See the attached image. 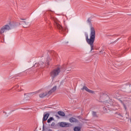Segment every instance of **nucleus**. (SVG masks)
I'll list each match as a JSON object with an SVG mask.
<instances>
[{
  "label": "nucleus",
  "instance_id": "1",
  "mask_svg": "<svg viewBox=\"0 0 131 131\" xmlns=\"http://www.w3.org/2000/svg\"><path fill=\"white\" fill-rule=\"evenodd\" d=\"M88 23L91 25L90 26V38H89V34L87 33H85V39L87 43L90 45L91 47V51L94 50V42H95V39H96V29L93 27L92 24V19L88 18L87 20Z\"/></svg>",
  "mask_w": 131,
  "mask_h": 131
},
{
  "label": "nucleus",
  "instance_id": "2",
  "mask_svg": "<svg viewBox=\"0 0 131 131\" xmlns=\"http://www.w3.org/2000/svg\"><path fill=\"white\" fill-rule=\"evenodd\" d=\"M50 18L51 20L54 21V25L56 27V28H57L58 30H59V32L60 33H63L65 34L66 32H67L68 31V30L67 28H65L64 29L63 28V27L61 26L59 23H58V20H57V18L53 15V14H50Z\"/></svg>",
  "mask_w": 131,
  "mask_h": 131
},
{
  "label": "nucleus",
  "instance_id": "3",
  "mask_svg": "<svg viewBox=\"0 0 131 131\" xmlns=\"http://www.w3.org/2000/svg\"><path fill=\"white\" fill-rule=\"evenodd\" d=\"M61 72V69L60 68H56L50 72V76L52 78V79L54 80L55 77H57L58 75L60 74Z\"/></svg>",
  "mask_w": 131,
  "mask_h": 131
},
{
  "label": "nucleus",
  "instance_id": "4",
  "mask_svg": "<svg viewBox=\"0 0 131 131\" xmlns=\"http://www.w3.org/2000/svg\"><path fill=\"white\" fill-rule=\"evenodd\" d=\"M12 28H13V26L11 24L4 26L0 30V34H3V33L6 32L8 30H10Z\"/></svg>",
  "mask_w": 131,
  "mask_h": 131
},
{
  "label": "nucleus",
  "instance_id": "5",
  "mask_svg": "<svg viewBox=\"0 0 131 131\" xmlns=\"http://www.w3.org/2000/svg\"><path fill=\"white\" fill-rule=\"evenodd\" d=\"M71 125L70 123H67L66 122H61L59 123V126L61 127H70Z\"/></svg>",
  "mask_w": 131,
  "mask_h": 131
},
{
  "label": "nucleus",
  "instance_id": "6",
  "mask_svg": "<svg viewBox=\"0 0 131 131\" xmlns=\"http://www.w3.org/2000/svg\"><path fill=\"white\" fill-rule=\"evenodd\" d=\"M81 90V91H83V90H84L86 92H88V93H90V94H95V91L90 90L86 86H83Z\"/></svg>",
  "mask_w": 131,
  "mask_h": 131
},
{
  "label": "nucleus",
  "instance_id": "7",
  "mask_svg": "<svg viewBox=\"0 0 131 131\" xmlns=\"http://www.w3.org/2000/svg\"><path fill=\"white\" fill-rule=\"evenodd\" d=\"M57 90V86H54L50 91L48 92V95H51Z\"/></svg>",
  "mask_w": 131,
  "mask_h": 131
},
{
  "label": "nucleus",
  "instance_id": "8",
  "mask_svg": "<svg viewBox=\"0 0 131 131\" xmlns=\"http://www.w3.org/2000/svg\"><path fill=\"white\" fill-rule=\"evenodd\" d=\"M50 116V114L47 113L43 115V117L42 119V121H46L48 120V118H49V117Z\"/></svg>",
  "mask_w": 131,
  "mask_h": 131
},
{
  "label": "nucleus",
  "instance_id": "9",
  "mask_svg": "<svg viewBox=\"0 0 131 131\" xmlns=\"http://www.w3.org/2000/svg\"><path fill=\"white\" fill-rule=\"evenodd\" d=\"M48 95H49V93H48L47 92H45L40 94L39 96L40 98H45V97Z\"/></svg>",
  "mask_w": 131,
  "mask_h": 131
},
{
  "label": "nucleus",
  "instance_id": "10",
  "mask_svg": "<svg viewBox=\"0 0 131 131\" xmlns=\"http://www.w3.org/2000/svg\"><path fill=\"white\" fill-rule=\"evenodd\" d=\"M23 25H24V27L25 28H27V27H29V23L26 21H21Z\"/></svg>",
  "mask_w": 131,
  "mask_h": 131
},
{
  "label": "nucleus",
  "instance_id": "11",
  "mask_svg": "<svg viewBox=\"0 0 131 131\" xmlns=\"http://www.w3.org/2000/svg\"><path fill=\"white\" fill-rule=\"evenodd\" d=\"M69 121L71 123H73L74 122H77L78 120H77V119H75V118L72 117L69 119Z\"/></svg>",
  "mask_w": 131,
  "mask_h": 131
},
{
  "label": "nucleus",
  "instance_id": "12",
  "mask_svg": "<svg viewBox=\"0 0 131 131\" xmlns=\"http://www.w3.org/2000/svg\"><path fill=\"white\" fill-rule=\"evenodd\" d=\"M51 58H50V56L47 57V63L45 64V66H49L50 65L49 62L51 61Z\"/></svg>",
  "mask_w": 131,
  "mask_h": 131
},
{
  "label": "nucleus",
  "instance_id": "13",
  "mask_svg": "<svg viewBox=\"0 0 131 131\" xmlns=\"http://www.w3.org/2000/svg\"><path fill=\"white\" fill-rule=\"evenodd\" d=\"M74 131H81V127L79 126H76L74 127Z\"/></svg>",
  "mask_w": 131,
  "mask_h": 131
},
{
  "label": "nucleus",
  "instance_id": "14",
  "mask_svg": "<svg viewBox=\"0 0 131 131\" xmlns=\"http://www.w3.org/2000/svg\"><path fill=\"white\" fill-rule=\"evenodd\" d=\"M58 114L60 116H65V113H64V112L59 111Z\"/></svg>",
  "mask_w": 131,
  "mask_h": 131
},
{
  "label": "nucleus",
  "instance_id": "15",
  "mask_svg": "<svg viewBox=\"0 0 131 131\" xmlns=\"http://www.w3.org/2000/svg\"><path fill=\"white\" fill-rule=\"evenodd\" d=\"M39 66H40V67H43L45 66V63H43V62L42 61H40L39 63Z\"/></svg>",
  "mask_w": 131,
  "mask_h": 131
},
{
  "label": "nucleus",
  "instance_id": "16",
  "mask_svg": "<svg viewBox=\"0 0 131 131\" xmlns=\"http://www.w3.org/2000/svg\"><path fill=\"white\" fill-rule=\"evenodd\" d=\"M20 88H21V87H20L19 86V85H15V86H14V89H16V90H17V91H18V92H21V90H20L19 89H20Z\"/></svg>",
  "mask_w": 131,
  "mask_h": 131
},
{
  "label": "nucleus",
  "instance_id": "17",
  "mask_svg": "<svg viewBox=\"0 0 131 131\" xmlns=\"http://www.w3.org/2000/svg\"><path fill=\"white\" fill-rule=\"evenodd\" d=\"M92 115L93 117H98V115H97V113L96 112H93Z\"/></svg>",
  "mask_w": 131,
  "mask_h": 131
},
{
  "label": "nucleus",
  "instance_id": "18",
  "mask_svg": "<svg viewBox=\"0 0 131 131\" xmlns=\"http://www.w3.org/2000/svg\"><path fill=\"white\" fill-rule=\"evenodd\" d=\"M52 120H54V118L53 117H50L48 120H47V122L48 123H50V122H51V121H52Z\"/></svg>",
  "mask_w": 131,
  "mask_h": 131
},
{
  "label": "nucleus",
  "instance_id": "19",
  "mask_svg": "<svg viewBox=\"0 0 131 131\" xmlns=\"http://www.w3.org/2000/svg\"><path fill=\"white\" fill-rule=\"evenodd\" d=\"M34 67H40L39 66V63H35V64L34 65Z\"/></svg>",
  "mask_w": 131,
  "mask_h": 131
},
{
  "label": "nucleus",
  "instance_id": "20",
  "mask_svg": "<svg viewBox=\"0 0 131 131\" xmlns=\"http://www.w3.org/2000/svg\"><path fill=\"white\" fill-rule=\"evenodd\" d=\"M120 101L123 104V107L125 108V110H126V106L125 105V104H124V103H123V102H122V101L120 100Z\"/></svg>",
  "mask_w": 131,
  "mask_h": 131
},
{
  "label": "nucleus",
  "instance_id": "21",
  "mask_svg": "<svg viewBox=\"0 0 131 131\" xmlns=\"http://www.w3.org/2000/svg\"><path fill=\"white\" fill-rule=\"evenodd\" d=\"M51 126H55V122H52V123Z\"/></svg>",
  "mask_w": 131,
  "mask_h": 131
},
{
  "label": "nucleus",
  "instance_id": "22",
  "mask_svg": "<svg viewBox=\"0 0 131 131\" xmlns=\"http://www.w3.org/2000/svg\"><path fill=\"white\" fill-rule=\"evenodd\" d=\"M107 110H108V108H105V107H103V110H104V111H107Z\"/></svg>",
  "mask_w": 131,
  "mask_h": 131
},
{
  "label": "nucleus",
  "instance_id": "23",
  "mask_svg": "<svg viewBox=\"0 0 131 131\" xmlns=\"http://www.w3.org/2000/svg\"><path fill=\"white\" fill-rule=\"evenodd\" d=\"M105 105H106V106H110L109 105H110L109 103H105Z\"/></svg>",
  "mask_w": 131,
  "mask_h": 131
},
{
  "label": "nucleus",
  "instance_id": "24",
  "mask_svg": "<svg viewBox=\"0 0 131 131\" xmlns=\"http://www.w3.org/2000/svg\"><path fill=\"white\" fill-rule=\"evenodd\" d=\"M40 91H40H37L36 93H39Z\"/></svg>",
  "mask_w": 131,
  "mask_h": 131
},
{
  "label": "nucleus",
  "instance_id": "25",
  "mask_svg": "<svg viewBox=\"0 0 131 131\" xmlns=\"http://www.w3.org/2000/svg\"><path fill=\"white\" fill-rule=\"evenodd\" d=\"M21 20H25V19H22V18H21Z\"/></svg>",
  "mask_w": 131,
  "mask_h": 131
},
{
  "label": "nucleus",
  "instance_id": "26",
  "mask_svg": "<svg viewBox=\"0 0 131 131\" xmlns=\"http://www.w3.org/2000/svg\"><path fill=\"white\" fill-rule=\"evenodd\" d=\"M105 113H107V111H104Z\"/></svg>",
  "mask_w": 131,
  "mask_h": 131
},
{
  "label": "nucleus",
  "instance_id": "27",
  "mask_svg": "<svg viewBox=\"0 0 131 131\" xmlns=\"http://www.w3.org/2000/svg\"><path fill=\"white\" fill-rule=\"evenodd\" d=\"M56 116V117H58V116Z\"/></svg>",
  "mask_w": 131,
  "mask_h": 131
},
{
  "label": "nucleus",
  "instance_id": "28",
  "mask_svg": "<svg viewBox=\"0 0 131 131\" xmlns=\"http://www.w3.org/2000/svg\"><path fill=\"white\" fill-rule=\"evenodd\" d=\"M51 130H52L51 129H50V130L49 131H51Z\"/></svg>",
  "mask_w": 131,
  "mask_h": 131
}]
</instances>
